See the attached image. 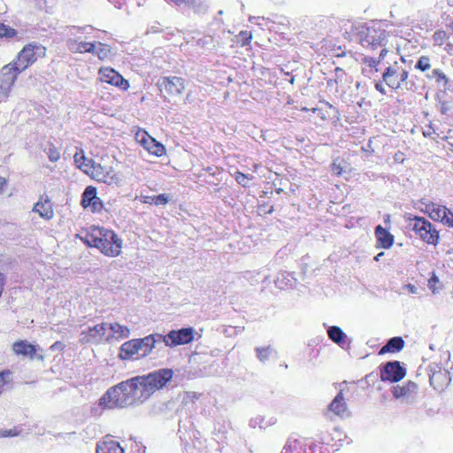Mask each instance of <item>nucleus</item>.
Returning <instances> with one entry per match:
<instances>
[{
	"label": "nucleus",
	"mask_w": 453,
	"mask_h": 453,
	"mask_svg": "<svg viewBox=\"0 0 453 453\" xmlns=\"http://www.w3.org/2000/svg\"><path fill=\"white\" fill-rule=\"evenodd\" d=\"M12 66H4L0 73V104L5 102L10 96L12 88L18 75L12 71Z\"/></svg>",
	"instance_id": "nucleus-10"
},
{
	"label": "nucleus",
	"mask_w": 453,
	"mask_h": 453,
	"mask_svg": "<svg viewBox=\"0 0 453 453\" xmlns=\"http://www.w3.org/2000/svg\"><path fill=\"white\" fill-rule=\"evenodd\" d=\"M101 237L102 245L98 244L97 249H99L102 253L111 257H116L120 253L121 240L118 238L114 232L103 229Z\"/></svg>",
	"instance_id": "nucleus-8"
},
{
	"label": "nucleus",
	"mask_w": 453,
	"mask_h": 453,
	"mask_svg": "<svg viewBox=\"0 0 453 453\" xmlns=\"http://www.w3.org/2000/svg\"><path fill=\"white\" fill-rule=\"evenodd\" d=\"M334 414L340 418H347L350 415L342 390L329 403L326 415Z\"/></svg>",
	"instance_id": "nucleus-17"
},
{
	"label": "nucleus",
	"mask_w": 453,
	"mask_h": 453,
	"mask_svg": "<svg viewBox=\"0 0 453 453\" xmlns=\"http://www.w3.org/2000/svg\"><path fill=\"white\" fill-rule=\"evenodd\" d=\"M257 357L261 362L267 361L272 354L273 353V349L268 347H258L256 349Z\"/></svg>",
	"instance_id": "nucleus-36"
},
{
	"label": "nucleus",
	"mask_w": 453,
	"mask_h": 453,
	"mask_svg": "<svg viewBox=\"0 0 453 453\" xmlns=\"http://www.w3.org/2000/svg\"><path fill=\"white\" fill-rule=\"evenodd\" d=\"M142 349V339H133L123 343L118 357L122 360L133 359Z\"/></svg>",
	"instance_id": "nucleus-20"
},
{
	"label": "nucleus",
	"mask_w": 453,
	"mask_h": 453,
	"mask_svg": "<svg viewBox=\"0 0 453 453\" xmlns=\"http://www.w3.org/2000/svg\"><path fill=\"white\" fill-rule=\"evenodd\" d=\"M438 282V278L436 276H433L429 280H428V287L429 288L432 290L433 293H437V288L435 287V284Z\"/></svg>",
	"instance_id": "nucleus-45"
},
{
	"label": "nucleus",
	"mask_w": 453,
	"mask_h": 453,
	"mask_svg": "<svg viewBox=\"0 0 453 453\" xmlns=\"http://www.w3.org/2000/svg\"><path fill=\"white\" fill-rule=\"evenodd\" d=\"M67 46L74 53H94L96 50V44L94 42H78L73 39L67 41Z\"/></svg>",
	"instance_id": "nucleus-25"
},
{
	"label": "nucleus",
	"mask_w": 453,
	"mask_h": 453,
	"mask_svg": "<svg viewBox=\"0 0 453 453\" xmlns=\"http://www.w3.org/2000/svg\"><path fill=\"white\" fill-rule=\"evenodd\" d=\"M90 206L92 207L93 211H99L101 210L102 208V202L100 200V198L98 197V200L96 202V201H92V203H90Z\"/></svg>",
	"instance_id": "nucleus-47"
},
{
	"label": "nucleus",
	"mask_w": 453,
	"mask_h": 453,
	"mask_svg": "<svg viewBox=\"0 0 453 453\" xmlns=\"http://www.w3.org/2000/svg\"><path fill=\"white\" fill-rule=\"evenodd\" d=\"M73 159H74V162H75L76 165L80 169H81L82 171H84V168L88 169L89 166L91 165V163L94 162V161H91V160H88L86 158L82 150H80V151H77L74 154Z\"/></svg>",
	"instance_id": "nucleus-32"
},
{
	"label": "nucleus",
	"mask_w": 453,
	"mask_h": 453,
	"mask_svg": "<svg viewBox=\"0 0 453 453\" xmlns=\"http://www.w3.org/2000/svg\"><path fill=\"white\" fill-rule=\"evenodd\" d=\"M408 76L409 73L406 70L395 65L388 67L383 73V81L388 87L396 89L407 80Z\"/></svg>",
	"instance_id": "nucleus-13"
},
{
	"label": "nucleus",
	"mask_w": 453,
	"mask_h": 453,
	"mask_svg": "<svg viewBox=\"0 0 453 453\" xmlns=\"http://www.w3.org/2000/svg\"><path fill=\"white\" fill-rule=\"evenodd\" d=\"M383 254H384L383 252L379 253L376 257H374V259L376 261H379L380 259V257L383 256Z\"/></svg>",
	"instance_id": "nucleus-58"
},
{
	"label": "nucleus",
	"mask_w": 453,
	"mask_h": 453,
	"mask_svg": "<svg viewBox=\"0 0 453 453\" xmlns=\"http://www.w3.org/2000/svg\"><path fill=\"white\" fill-rule=\"evenodd\" d=\"M157 85L161 92H165L170 97L179 96L182 94L185 86L184 81L180 77H163Z\"/></svg>",
	"instance_id": "nucleus-12"
},
{
	"label": "nucleus",
	"mask_w": 453,
	"mask_h": 453,
	"mask_svg": "<svg viewBox=\"0 0 453 453\" xmlns=\"http://www.w3.org/2000/svg\"><path fill=\"white\" fill-rule=\"evenodd\" d=\"M387 50L386 49H382L380 53V59H382L384 58V56L387 54Z\"/></svg>",
	"instance_id": "nucleus-56"
},
{
	"label": "nucleus",
	"mask_w": 453,
	"mask_h": 453,
	"mask_svg": "<svg viewBox=\"0 0 453 453\" xmlns=\"http://www.w3.org/2000/svg\"><path fill=\"white\" fill-rule=\"evenodd\" d=\"M95 44H96V50L93 53L98 57L100 59H105L107 58L111 54L110 47L106 44H104L100 42H95Z\"/></svg>",
	"instance_id": "nucleus-35"
},
{
	"label": "nucleus",
	"mask_w": 453,
	"mask_h": 453,
	"mask_svg": "<svg viewBox=\"0 0 453 453\" xmlns=\"http://www.w3.org/2000/svg\"><path fill=\"white\" fill-rule=\"evenodd\" d=\"M81 343L101 344L107 343V322L96 324L83 329L80 334Z\"/></svg>",
	"instance_id": "nucleus-7"
},
{
	"label": "nucleus",
	"mask_w": 453,
	"mask_h": 453,
	"mask_svg": "<svg viewBox=\"0 0 453 453\" xmlns=\"http://www.w3.org/2000/svg\"><path fill=\"white\" fill-rule=\"evenodd\" d=\"M404 346V341L401 337L391 338L380 350V354L394 353L400 351Z\"/></svg>",
	"instance_id": "nucleus-30"
},
{
	"label": "nucleus",
	"mask_w": 453,
	"mask_h": 453,
	"mask_svg": "<svg viewBox=\"0 0 453 453\" xmlns=\"http://www.w3.org/2000/svg\"><path fill=\"white\" fill-rule=\"evenodd\" d=\"M135 138H136V140L138 141V133H137V134H135Z\"/></svg>",
	"instance_id": "nucleus-60"
},
{
	"label": "nucleus",
	"mask_w": 453,
	"mask_h": 453,
	"mask_svg": "<svg viewBox=\"0 0 453 453\" xmlns=\"http://www.w3.org/2000/svg\"><path fill=\"white\" fill-rule=\"evenodd\" d=\"M417 393L418 385L412 381H408L403 386H395L392 388L394 397L404 403H414L417 398Z\"/></svg>",
	"instance_id": "nucleus-14"
},
{
	"label": "nucleus",
	"mask_w": 453,
	"mask_h": 453,
	"mask_svg": "<svg viewBox=\"0 0 453 453\" xmlns=\"http://www.w3.org/2000/svg\"><path fill=\"white\" fill-rule=\"evenodd\" d=\"M375 236L380 247L384 249H388L392 246L394 242V236L381 226H376Z\"/></svg>",
	"instance_id": "nucleus-26"
},
{
	"label": "nucleus",
	"mask_w": 453,
	"mask_h": 453,
	"mask_svg": "<svg viewBox=\"0 0 453 453\" xmlns=\"http://www.w3.org/2000/svg\"><path fill=\"white\" fill-rule=\"evenodd\" d=\"M257 19V18H256V17L250 18V21H251V22H252V21H253V19Z\"/></svg>",
	"instance_id": "nucleus-59"
},
{
	"label": "nucleus",
	"mask_w": 453,
	"mask_h": 453,
	"mask_svg": "<svg viewBox=\"0 0 453 453\" xmlns=\"http://www.w3.org/2000/svg\"><path fill=\"white\" fill-rule=\"evenodd\" d=\"M375 88L382 94L386 93L384 86L380 82L375 84Z\"/></svg>",
	"instance_id": "nucleus-52"
},
{
	"label": "nucleus",
	"mask_w": 453,
	"mask_h": 453,
	"mask_svg": "<svg viewBox=\"0 0 453 453\" xmlns=\"http://www.w3.org/2000/svg\"><path fill=\"white\" fill-rule=\"evenodd\" d=\"M96 453H124V449L111 436L107 435L96 443Z\"/></svg>",
	"instance_id": "nucleus-21"
},
{
	"label": "nucleus",
	"mask_w": 453,
	"mask_h": 453,
	"mask_svg": "<svg viewBox=\"0 0 453 453\" xmlns=\"http://www.w3.org/2000/svg\"><path fill=\"white\" fill-rule=\"evenodd\" d=\"M395 160L397 162H403V154L401 152H398L395 155Z\"/></svg>",
	"instance_id": "nucleus-53"
},
{
	"label": "nucleus",
	"mask_w": 453,
	"mask_h": 453,
	"mask_svg": "<svg viewBox=\"0 0 453 453\" xmlns=\"http://www.w3.org/2000/svg\"><path fill=\"white\" fill-rule=\"evenodd\" d=\"M234 176L237 183L244 188L249 187L250 180L253 179L252 175H247L239 171H236Z\"/></svg>",
	"instance_id": "nucleus-37"
},
{
	"label": "nucleus",
	"mask_w": 453,
	"mask_h": 453,
	"mask_svg": "<svg viewBox=\"0 0 453 453\" xmlns=\"http://www.w3.org/2000/svg\"><path fill=\"white\" fill-rule=\"evenodd\" d=\"M155 196H143V203L154 204Z\"/></svg>",
	"instance_id": "nucleus-48"
},
{
	"label": "nucleus",
	"mask_w": 453,
	"mask_h": 453,
	"mask_svg": "<svg viewBox=\"0 0 453 453\" xmlns=\"http://www.w3.org/2000/svg\"><path fill=\"white\" fill-rule=\"evenodd\" d=\"M327 335L331 341L341 347L346 343L347 335L339 326H328Z\"/></svg>",
	"instance_id": "nucleus-28"
},
{
	"label": "nucleus",
	"mask_w": 453,
	"mask_h": 453,
	"mask_svg": "<svg viewBox=\"0 0 453 453\" xmlns=\"http://www.w3.org/2000/svg\"><path fill=\"white\" fill-rule=\"evenodd\" d=\"M443 224L453 227V212L449 210V213L446 214V218L443 220Z\"/></svg>",
	"instance_id": "nucleus-46"
},
{
	"label": "nucleus",
	"mask_w": 453,
	"mask_h": 453,
	"mask_svg": "<svg viewBox=\"0 0 453 453\" xmlns=\"http://www.w3.org/2000/svg\"><path fill=\"white\" fill-rule=\"evenodd\" d=\"M47 156L50 162H57L60 158V153L53 144H50L49 146V149L47 150Z\"/></svg>",
	"instance_id": "nucleus-39"
},
{
	"label": "nucleus",
	"mask_w": 453,
	"mask_h": 453,
	"mask_svg": "<svg viewBox=\"0 0 453 453\" xmlns=\"http://www.w3.org/2000/svg\"><path fill=\"white\" fill-rule=\"evenodd\" d=\"M129 335L130 330L127 326L117 322L107 323V343L127 338Z\"/></svg>",
	"instance_id": "nucleus-19"
},
{
	"label": "nucleus",
	"mask_w": 453,
	"mask_h": 453,
	"mask_svg": "<svg viewBox=\"0 0 453 453\" xmlns=\"http://www.w3.org/2000/svg\"><path fill=\"white\" fill-rule=\"evenodd\" d=\"M33 211L37 212L41 218L45 219H50L54 215L50 201L37 202L35 204Z\"/></svg>",
	"instance_id": "nucleus-29"
},
{
	"label": "nucleus",
	"mask_w": 453,
	"mask_h": 453,
	"mask_svg": "<svg viewBox=\"0 0 453 453\" xmlns=\"http://www.w3.org/2000/svg\"><path fill=\"white\" fill-rule=\"evenodd\" d=\"M99 80L113 86H116L122 90L128 88V81L125 80L119 73L110 67H102L99 70Z\"/></svg>",
	"instance_id": "nucleus-15"
},
{
	"label": "nucleus",
	"mask_w": 453,
	"mask_h": 453,
	"mask_svg": "<svg viewBox=\"0 0 453 453\" xmlns=\"http://www.w3.org/2000/svg\"><path fill=\"white\" fill-rule=\"evenodd\" d=\"M429 380L435 390H443L450 381L449 373L446 369L441 368L439 364L433 363L429 365Z\"/></svg>",
	"instance_id": "nucleus-9"
},
{
	"label": "nucleus",
	"mask_w": 453,
	"mask_h": 453,
	"mask_svg": "<svg viewBox=\"0 0 453 453\" xmlns=\"http://www.w3.org/2000/svg\"><path fill=\"white\" fill-rule=\"evenodd\" d=\"M170 200L171 196L168 194L155 196L154 205H165Z\"/></svg>",
	"instance_id": "nucleus-44"
},
{
	"label": "nucleus",
	"mask_w": 453,
	"mask_h": 453,
	"mask_svg": "<svg viewBox=\"0 0 453 453\" xmlns=\"http://www.w3.org/2000/svg\"><path fill=\"white\" fill-rule=\"evenodd\" d=\"M405 376V369L397 361L388 362L380 371V379L383 381L396 382Z\"/></svg>",
	"instance_id": "nucleus-16"
},
{
	"label": "nucleus",
	"mask_w": 453,
	"mask_h": 453,
	"mask_svg": "<svg viewBox=\"0 0 453 453\" xmlns=\"http://www.w3.org/2000/svg\"><path fill=\"white\" fill-rule=\"evenodd\" d=\"M12 373L9 371L0 372V394L3 392L4 386L10 381Z\"/></svg>",
	"instance_id": "nucleus-43"
},
{
	"label": "nucleus",
	"mask_w": 453,
	"mask_h": 453,
	"mask_svg": "<svg viewBox=\"0 0 453 453\" xmlns=\"http://www.w3.org/2000/svg\"><path fill=\"white\" fill-rule=\"evenodd\" d=\"M165 347V336L160 334H154L143 337V357L151 353L153 349L157 351L164 349Z\"/></svg>",
	"instance_id": "nucleus-18"
},
{
	"label": "nucleus",
	"mask_w": 453,
	"mask_h": 453,
	"mask_svg": "<svg viewBox=\"0 0 453 453\" xmlns=\"http://www.w3.org/2000/svg\"><path fill=\"white\" fill-rule=\"evenodd\" d=\"M173 377L170 369H162L143 377V398L162 388Z\"/></svg>",
	"instance_id": "nucleus-4"
},
{
	"label": "nucleus",
	"mask_w": 453,
	"mask_h": 453,
	"mask_svg": "<svg viewBox=\"0 0 453 453\" xmlns=\"http://www.w3.org/2000/svg\"><path fill=\"white\" fill-rule=\"evenodd\" d=\"M16 35V31L5 25L0 23V38H12Z\"/></svg>",
	"instance_id": "nucleus-41"
},
{
	"label": "nucleus",
	"mask_w": 453,
	"mask_h": 453,
	"mask_svg": "<svg viewBox=\"0 0 453 453\" xmlns=\"http://www.w3.org/2000/svg\"><path fill=\"white\" fill-rule=\"evenodd\" d=\"M84 172L92 176L97 181L108 185H118L120 179L118 174L109 166H104L99 163L93 162L88 169L84 168Z\"/></svg>",
	"instance_id": "nucleus-6"
},
{
	"label": "nucleus",
	"mask_w": 453,
	"mask_h": 453,
	"mask_svg": "<svg viewBox=\"0 0 453 453\" xmlns=\"http://www.w3.org/2000/svg\"><path fill=\"white\" fill-rule=\"evenodd\" d=\"M281 453H303L302 443L297 440H289Z\"/></svg>",
	"instance_id": "nucleus-33"
},
{
	"label": "nucleus",
	"mask_w": 453,
	"mask_h": 453,
	"mask_svg": "<svg viewBox=\"0 0 453 453\" xmlns=\"http://www.w3.org/2000/svg\"><path fill=\"white\" fill-rule=\"evenodd\" d=\"M142 387V376H135L110 388L100 399V404L108 409L125 408L133 404Z\"/></svg>",
	"instance_id": "nucleus-1"
},
{
	"label": "nucleus",
	"mask_w": 453,
	"mask_h": 453,
	"mask_svg": "<svg viewBox=\"0 0 453 453\" xmlns=\"http://www.w3.org/2000/svg\"><path fill=\"white\" fill-rule=\"evenodd\" d=\"M404 288L411 294H417L418 293V288L417 287H415L414 285L412 284H407L404 286Z\"/></svg>",
	"instance_id": "nucleus-49"
},
{
	"label": "nucleus",
	"mask_w": 453,
	"mask_h": 453,
	"mask_svg": "<svg viewBox=\"0 0 453 453\" xmlns=\"http://www.w3.org/2000/svg\"><path fill=\"white\" fill-rule=\"evenodd\" d=\"M426 77L428 79H434L439 86L445 87L448 83L447 76L440 69H434Z\"/></svg>",
	"instance_id": "nucleus-34"
},
{
	"label": "nucleus",
	"mask_w": 453,
	"mask_h": 453,
	"mask_svg": "<svg viewBox=\"0 0 453 453\" xmlns=\"http://www.w3.org/2000/svg\"><path fill=\"white\" fill-rule=\"evenodd\" d=\"M448 35L445 31L439 30L436 31L433 35V40L435 45H442L443 42L447 40Z\"/></svg>",
	"instance_id": "nucleus-40"
},
{
	"label": "nucleus",
	"mask_w": 453,
	"mask_h": 453,
	"mask_svg": "<svg viewBox=\"0 0 453 453\" xmlns=\"http://www.w3.org/2000/svg\"><path fill=\"white\" fill-rule=\"evenodd\" d=\"M276 284L278 285V287L280 288H284L282 285H281V280H280V278L278 277L277 280H276Z\"/></svg>",
	"instance_id": "nucleus-57"
},
{
	"label": "nucleus",
	"mask_w": 453,
	"mask_h": 453,
	"mask_svg": "<svg viewBox=\"0 0 453 453\" xmlns=\"http://www.w3.org/2000/svg\"><path fill=\"white\" fill-rule=\"evenodd\" d=\"M143 149L150 154L161 157L165 153V146L157 142L154 138L143 130Z\"/></svg>",
	"instance_id": "nucleus-22"
},
{
	"label": "nucleus",
	"mask_w": 453,
	"mask_h": 453,
	"mask_svg": "<svg viewBox=\"0 0 453 453\" xmlns=\"http://www.w3.org/2000/svg\"><path fill=\"white\" fill-rule=\"evenodd\" d=\"M388 23L382 21H372L359 32L360 43L366 48H376L385 46L387 37Z\"/></svg>",
	"instance_id": "nucleus-3"
},
{
	"label": "nucleus",
	"mask_w": 453,
	"mask_h": 453,
	"mask_svg": "<svg viewBox=\"0 0 453 453\" xmlns=\"http://www.w3.org/2000/svg\"><path fill=\"white\" fill-rule=\"evenodd\" d=\"M3 435H4V436H13V435H16V434L12 433V430H9V431H4V432L3 433Z\"/></svg>",
	"instance_id": "nucleus-55"
},
{
	"label": "nucleus",
	"mask_w": 453,
	"mask_h": 453,
	"mask_svg": "<svg viewBox=\"0 0 453 453\" xmlns=\"http://www.w3.org/2000/svg\"><path fill=\"white\" fill-rule=\"evenodd\" d=\"M445 50L448 51V53L452 54L453 52V44L448 43L445 47Z\"/></svg>",
	"instance_id": "nucleus-54"
},
{
	"label": "nucleus",
	"mask_w": 453,
	"mask_h": 453,
	"mask_svg": "<svg viewBox=\"0 0 453 453\" xmlns=\"http://www.w3.org/2000/svg\"><path fill=\"white\" fill-rule=\"evenodd\" d=\"M103 229L94 228L91 232L83 231L78 234L76 236L80 238L84 243L90 247L97 248L98 244L102 245L101 234Z\"/></svg>",
	"instance_id": "nucleus-23"
},
{
	"label": "nucleus",
	"mask_w": 453,
	"mask_h": 453,
	"mask_svg": "<svg viewBox=\"0 0 453 453\" xmlns=\"http://www.w3.org/2000/svg\"><path fill=\"white\" fill-rule=\"evenodd\" d=\"M415 67L417 69H419L422 72H426V71L429 70L430 67H431L429 57H427V56H421L418 58Z\"/></svg>",
	"instance_id": "nucleus-38"
},
{
	"label": "nucleus",
	"mask_w": 453,
	"mask_h": 453,
	"mask_svg": "<svg viewBox=\"0 0 453 453\" xmlns=\"http://www.w3.org/2000/svg\"><path fill=\"white\" fill-rule=\"evenodd\" d=\"M195 330L192 327L172 330L165 336V345L175 347L191 342L194 339Z\"/></svg>",
	"instance_id": "nucleus-11"
},
{
	"label": "nucleus",
	"mask_w": 453,
	"mask_h": 453,
	"mask_svg": "<svg viewBox=\"0 0 453 453\" xmlns=\"http://www.w3.org/2000/svg\"><path fill=\"white\" fill-rule=\"evenodd\" d=\"M46 54V48L37 42H32L26 45L18 54L17 59L6 65L12 66V71L17 75L34 64L37 58H43Z\"/></svg>",
	"instance_id": "nucleus-2"
},
{
	"label": "nucleus",
	"mask_w": 453,
	"mask_h": 453,
	"mask_svg": "<svg viewBox=\"0 0 453 453\" xmlns=\"http://www.w3.org/2000/svg\"><path fill=\"white\" fill-rule=\"evenodd\" d=\"M252 39V35L247 31H242L238 35V42H241L242 46L248 45Z\"/></svg>",
	"instance_id": "nucleus-42"
},
{
	"label": "nucleus",
	"mask_w": 453,
	"mask_h": 453,
	"mask_svg": "<svg viewBox=\"0 0 453 453\" xmlns=\"http://www.w3.org/2000/svg\"><path fill=\"white\" fill-rule=\"evenodd\" d=\"M412 230L418 234L425 242L436 245L439 241V233L435 227L422 217H414Z\"/></svg>",
	"instance_id": "nucleus-5"
},
{
	"label": "nucleus",
	"mask_w": 453,
	"mask_h": 453,
	"mask_svg": "<svg viewBox=\"0 0 453 453\" xmlns=\"http://www.w3.org/2000/svg\"><path fill=\"white\" fill-rule=\"evenodd\" d=\"M332 170L337 175H340L342 173V168L336 163L333 164Z\"/></svg>",
	"instance_id": "nucleus-50"
},
{
	"label": "nucleus",
	"mask_w": 453,
	"mask_h": 453,
	"mask_svg": "<svg viewBox=\"0 0 453 453\" xmlns=\"http://www.w3.org/2000/svg\"><path fill=\"white\" fill-rule=\"evenodd\" d=\"M425 212L434 221L443 223L446 214L449 213V209L443 205L430 203L426 204Z\"/></svg>",
	"instance_id": "nucleus-24"
},
{
	"label": "nucleus",
	"mask_w": 453,
	"mask_h": 453,
	"mask_svg": "<svg viewBox=\"0 0 453 453\" xmlns=\"http://www.w3.org/2000/svg\"><path fill=\"white\" fill-rule=\"evenodd\" d=\"M7 184V180L2 176H0V192L3 191L4 188Z\"/></svg>",
	"instance_id": "nucleus-51"
},
{
	"label": "nucleus",
	"mask_w": 453,
	"mask_h": 453,
	"mask_svg": "<svg viewBox=\"0 0 453 453\" xmlns=\"http://www.w3.org/2000/svg\"><path fill=\"white\" fill-rule=\"evenodd\" d=\"M98 197L96 196V189L92 186H88L86 188L82 194L81 205L84 208L90 206L92 201H97Z\"/></svg>",
	"instance_id": "nucleus-31"
},
{
	"label": "nucleus",
	"mask_w": 453,
	"mask_h": 453,
	"mask_svg": "<svg viewBox=\"0 0 453 453\" xmlns=\"http://www.w3.org/2000/svg\"><path fill=\"white\" fill-rule=\"evenodd\" d=\"M12 349L17 355L27 356L33 357L35 354V346L28 343L27 341L16 342L12 345Z\"/></svg>",
	"instance_id": "nucleus-27"
}]
</instances>
